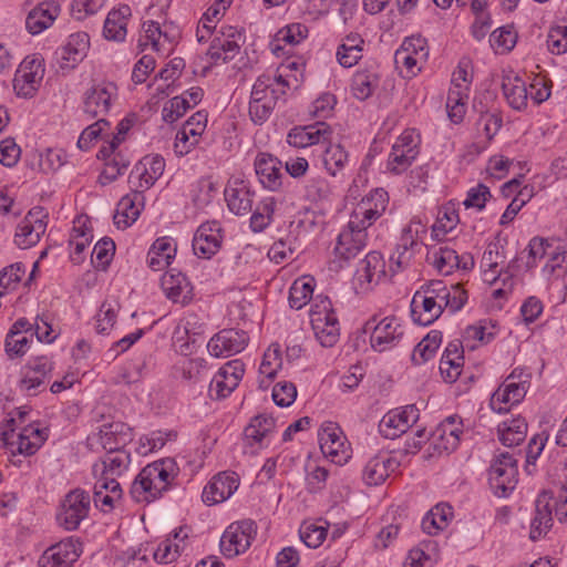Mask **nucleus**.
<instances>
[{
	"instance_id": "f257e3e1",
	"label": "nucleus",
	"mask_w": 567,
	"mask_h": 567,
	"mask_svg": "<svg viewBox=\"0 0 567 567\" xmlns=\"http://www.w3.org/2000/svg\"><path fill=\"white\" fill-rule=\"evenodd\" d=\"M303 73L305 62L293 58L256 79L249 101V116L255 125L266 123L277 105L286 102L288 92L298 89L303 81Z\"/></svg>"
},
{
	"instance_id": "f03ea898",
	"label": "nucleus",
	"mask_w": 567,
	"mask_h": 567,
	"mask_svg": "<svg viewBox=\"0 0 567 567\" xmlns=\"http://www.w3.org/2000/svg\"><path fill=\"white\" fill-rule=\"evenodd\" d=\"M466 300L467 293L461 286L442 280L430 281L414 292L410 305L411 319L419 326H430L445 309L451 313L461 310Z\"/></svg>"
},
{
	"instance_id": "7ed1b4c3",
	"label": "nucleus",
	"mask_w": 567,
	"mask_h": 567,
	"mask_svg": "<svg viewBox=\"0 0 567 567\" xmlns=\"http://www.w3.org/2000/svg\"><path fill=\"white\" fill-rule=\"evenodd\" d=\"M177 474L174 458H161L147 464L132 483L131 495L137 503H151L169 488Z\"/></svg>"
},
{
	"instance_id": "20e7f679",
	"label": "nucleus",
	"mask_w": 567,
	"mask_h": 567,
	"mask_svg": "<svg viewBox=\"0 0 567 567\" xmlns=\"http://www.w3.org/2000/svg\"><path fill=\"white\" fill-rule=\"evenodd\" d=\"M17 415L9 414L0 423V437L12 453L33 455L48 440L49 430L39 422L22 425L24 414L19 411Z\"/></svg>"
},
{
	"instance_id": "39448f33",
	"label": "nucleus",
	"mask_w": 567,
	"mask_h": 567,
	"mask_svg": "<svg viewBox=\"0 0 567 567\" xmlns=\"http://www.w3.org/2000/svg\"><path fill=\"white\" fill-rule=\"evenodd\" d=\"M503 95L507 104L515 111L526 110L528 100L539 105L551 94V83L542 75H534L527 83L520 75L508 73L503 76Z\"/></svg>"
},
{
	"instance_id": "423d86ee",
	"label": "nucleus",
	"mask_w": 567,
	"mask_h": 567,
	"mask_svg": "<svg viewBox=\"0 0 567 567\" xmlns=\"http://www.w3.org/2000/svg\"><path fill=\"white\" fill-rule=\"evenodd\" d=\"M532 382V373L527 368L516 367L491 394L489 408L497 414L509 412L525 399Z\"/></svg>"
},
{
	"instance_id": "0eeeda50",
	"label": "nucleus",
	"mask_w": 567,
	"mask_h": 567,
	"mask_svg": "<svg viewBox=\"0 0 567 567\" xmlns=\"http://www.w3.org/2000/svg\"><path fill=\"white\" fill-rule=\"evenodd\" d=\"M213 34L200 44H208L205 51L210 65H219L233 60L245 43V31L230 24H221L214 29Z\"/></svg>"
},
{
	"instance_id": "6e6552de",
	"label": "nucleus",
	"mask_w": 567,
	"mask_h": 567,
	"mask_svg": "<svg viewBox=\"0 0 567 567\" xmlns=\"http://www.w3.org/2000/svg\"><path fill=\"white\" fill-rule=\"evenodd\" d=\"M429 230L427 219L420 215L413 216L401 230L395 250L390 258L391 275L398 272L403 265L410 262L423 245V239Z\"/></svg>"
},
{
	"instance_id": "1a4fd4ad",
	"label": "nucleus",
	"mask_w": 567,
	"mask_h": 567,
	"mask_svg": "<svg viewBox=\"0 0 567 567\" xmlns=\"http://www.w3.org/2000/svg\"><path fill=\"white\" fill-rule=\"evenodd\" d=\"M463 435L464 424L462 417L458 415H450L435 427L430 437L426 436L424 429L417 430L415 437L409 446L420 449L425 439H427L435 452L451 453L458 447Z\"/></svg>"
},
{
	"instance_id": "9d476101",
	"label": "nucleus",
	"mask_w": 567,
	"mask_h": 567,
	"mask_svg": "<svg viewBox=\"0 0 567 567\" xmlns=\"http://www.w3.org/2000/svg\"><path fill=\"white\" fill-rule=\"evenodd\" d=\"M369 229L349 218L336 237L332 249V262L339 268L349 265L368 246Z\"/></svg>"
},
{
	"instance_id": "9b49d317",
	"label": "nucleus",
	"mask_w": 567,
	"mask_h": 567,
	"mask_svg": "<svg viewBox=\"0 0 567 567\" xmlns=\"http://www.w3.org/2000/svg\"><path fill=\"white\" fill-rule=\"evenodd\" d=\"M364 332L369 334L374 351L385 352L400 344L405 329L402 319L394 315H374L365 322Z\"/></svg>"
},
{
	"instance_id": "f8f14e48",
	"label": "nucleus",
	"mask_w": 567,
	"mask_h": 567,
	"mask_svg": "<svg viewBox=\"0 0 567 567\" xmlns=\"http://www.w3.org/2000/svg\"><path fill=\"white\" fill-rule=\"evenodd\" d=\"M179 38L181 30L175 23L146 20L142 24L137 48L141 52L150 48L159 55L167 56L174 51Z\"/></svg>"
},
{
	"instance_id": "ddd939ff",
	"label": "nucleus",
	"mask_w": 567,
	"mask_h": 567,
	"mask_svg": "<svg viewBox=\"0 0 567 567\" xmlns=\"http://www.w3.org/2000/svg\"><path fill=\"white\" fill-rule=\"evenodd\" d=\"M540 275L546 284L549 301L555 306L565 303L567 300V250L553 249L540 269Z\"/></svg>"
},
{
	"instance_id": "4468645a",
	"label": "nucleus",
	"mask_w": 567,
	"mask_h": 567,
	"mask_svg": "<svg viewBox=\"0 0 567 567\" xmlns=\"http://www.w3.org/2000/svg\"><path fill=\"white\" fill-rule=\"evenodd\" d=\"M421 141V135L415 128L404 130L391 147L385 172L393 175L406 172L420 154Z\"/></svg>"
},
{
	"instance_id": "2eb2a0df",
	"label": "nucleus",
	"mask_w": 567,
	"mask_h": 567,
	"mask_svg": "<svg viewBox=\"0 0 567 567\" xmlns=\"http://www.w3.org/2000/svg\"><path fill=\"white\" fill-rule=\"evenodd\" d=\"M429 60V47L425 38H405L394 53V64L399 74L404 79L416 76Z\"/></svg>"
},
{
	"instance_id": "dca6fc26",
	"label": "nucleus",
	"mask_w": 567,
	"mask_h": 567,
	"mask_svg": "<svg viewBox=\"0 0 567 567\" xmlns=\"http://www.w3.org/2000/svg\"><path fill=\"white\" fill-rule=\"evenodd\" d=\"M44 72V61L39 54L25 56L18 65L12 79L14 95L22 100L33 99L41 87Z\"/></svg>"
},
{
	"instance_id": "f3484780",
	"label": "nucleus",
	"mask_w": 567,
	"mask_h": 567,
	"mask_svg": "<svg viewBox=\"0 0 567 567\" xmlns=\"http://www.w3.org/2000/svg\"><path fill=\"white\" fill-rule=\"evenodd\" d=\"M258 527L250 518L230 523L219 540L220 553L226 558H234L246 553L257 536Z\"/></svg>"
},
{
	"instance_id": "a211bd4d",
	"label": "nucleus",
	"mask_w": 567,
	"mask_h": 567,
	"mask_svg": "<svg viewBox=\"0 0 567 567\" xmlns=\"http://www.w3.org/2000/svg\"><path fill=\"white\" fill-rule=\"evenodd\" d=\"M310 323L318 342L324 347H333L340 337V324L336 312L328 299L312 303L310 311Z\"/></svg>"
},
{
	"instance_id": "6ab92c4d",
	"label": "nucleus",
	"mask_w": 567,
	"mask_h": 567,
	"mask_svg": "<svg viewBox=\"0 0 567 567\" xmlns=\"http://www.w3.org/2000/svg\"><path fill=\"white\" fill-rule=\"evenodd\" d=\"M318 441L322 454L331 463L342 466L351 458V445L337 423L323 422L318 430Z\"/></svg>"
},
{
	"instance_id": "aec40b11",
	"label": "nucleus",
	"mask_w": 567,
	"mask_h": 567,
	"mask_svg": "<svg viewBox=\"0 0 567 567\" xmlns=\"http://www.w3.org/2000/svg\"><path fill=\"white\" fill-rule=\"evenodd\" d=\"M48 223V213L42 207H32L16 225L14 246L23 250L37 246L47 231Z\"/></svg>"
},
{
	"instance_id": "412c9836",
	"label": "nucleus",
	"mask_w": 567,
	"mask_h": 567,
	"mask_svg": "<svg viewBox=\"0 0 567 567\" xmlns=\"http://www.w3.org/2000/svg\"><path fill=\"white\" fill-rule=\"evenodd\" d=\"M518 482L517 460L511 453H501L488 468V484L498 497L508 496Z\"/></svg>"
},
{
	"instance_id": "4be33fe9",
	"label": "nucleus",
	"mask_w": 567,
	"mask_h": 567,
	"mask_svg": "<svg viewBox=\"0 0 567 567\" xmlns=\"http://www.w3.org/2000/svg\"><path fill=\"white\" fill-rule=\"evenodd\" d=\"M91 496L81 488L70 491L62 499L56 513V522L65 530H75L89 517Z\"/></svg>"
},
{
	"instance_id": "5701e85b",
	"label": "nucleus",
	"mask_w": 567,
	"mask_h": 567,
	"mask_svg": "<svg viewBox=\"0 0 567 567\" xmlns=\"http://www.w3.org/2000/svg\"><path fill=\"white\" fill-rule=\"evenodd\" d=\"M389 204L390 196L384 188H372L355 203L349 218L369 229L385 214Z\"/></svg>"
},
{
	"instance_id": "b1692460",
	"label": "nucleus",
	"mask_w": 567,
	"mask_h": 567,
	"mask_svg": "<svg viewBox=\"0 0 567 567\" xmlns=\"http://www.w3.org/2000/svg\"><path fill=\"white\" fill-rule=\"evenodd\" d=\"M388 277L384 256L377 250L368 252L358 264L353 284L360 292L371 290Z\"/></svg>"
},
{
	"instance_id": "393cba45",
	"label": "nucleus",
	"mask_w": 567,
	"mask_h": 567,
	"mask_svg": "<svg viewBox=\"0 0 567 567\" xmlns=\"http://www.w3.org/2000/svg\"><path fill=\"white\" fill-rule=\"evenodd\" d=\"M312 161L328 176L338 177L343 174L350 163V154L341 143L331 140L312 150Z\"/></svg>"
},
{
	"instance_id": "a878e982",
	"label": "nucleus",
	"mask_w": 567,
	"mask_h": 567,
	"mask_svg": "<svg viewBox=\"0 0 567 567\" xmlns=\"http://www.w3.org/2000/svg\"><path fill=\"white\" fill-rule=\"evenodd\" d=\"M117 86L110 81L94 83L83 94V112L91 117L105 116L117 100Z\"/></svg>"
},
{
	"instance_id": "bb28decb",
	"label": "nucleus",
	"mask_w": 567,
	"mask_h": 567,
	"mask_svg": "<svg viewBox=\"0 0 567 567\" xmlns=\"http://www.w3.org/2000/svg\"><path fill=\"white\" fill-rule=\"evenodd\" d=\"M419 417L420 411L413 404L390 410L379 422V433L384 439L395 440L406 433Z\"/></svg>"
},
{
	"instance_id": "cd10ccee",
	"label": "nucleus",
	"mask_w": 567,
	"mask_h": 567,
	"mask_svg": "<svg viewBox=\"0 0 567 567\" xmlns=\"http://www.w3.org/2000/svg\"><path fill=\"white\" fill-rule=\"evenodd\" d=\"M245 374V364L241 360L235 359L226 362L214 374L208 393L212 399L220 400L229 396L239 385Z\"/></svg>"
},
{
	"instance_id": "c85d7f7f",
	"label": "nucleus",
	"mask_w": 567,
	"mask_h": 567,
	"mask_svg": "<svg viewBox=\"0 0 567 567\" xmlns=\"http://www.w3.org/2000/svg\"><path fill=\"white\" fill-rule=\"evenodd\" d=\"M276 422L272 416L259 414L254 416L244 431L245 449L257 454L267 449L275 435Z\"/></svg>"
},
{
	"instance_id": "c756f323",
	"label": "nucleus",
	"mask_w": 567,
	"mask_h": 567,
	"mask_svg": "<svg viewBox=\"0 0 567 567\" xmlns=\"http://www.w3.org/2000/svg\"><path fill=\"white\" fill-rule=\"evenodd\" d=\"M249 343V336L240 329H223L207 342V351L215 358H228L240 353Z\"/></svg>"
},
{
	"instance_id": "7c9ffc66",
	"label": "nucleus",
	"mask_w": 567,
	"mask_h": 567,
	"mask_svg": "<svg viewBox=\"0 0 567 567\" xmlns=\"http://www.w3.org/2000/svg\"><path fill=\"white\" fill-rule=\"evenodd\" d=\"M254 167L264 189L272 193L282 190L287 178L280 159L269 153L260 152L255 158Z\"/></svg>"
},
{
	"instance_id": "2f4dec72",
	"label": "nucleus",
	"mask_w": 567,
	"mask_h": 567,
	"mask_svg": "<svg viewBox=\"0 0 567 567\" xmlns=\"http://www.w3.org/2000/svg\"><path fill=\"white\" fill-rule=\"evenodd\" d=\"M207 126V114L204 111L194 113L177 131L174 141V153L182 157L189 154L199 143Z\"/></svg>"
},
{
	"instance_id": "473e14b6",
	"label": "nucleus",
	"mask_w": 567,
	"mask_h": 567,
	"mask_svg": "<svg viewBox=\"0 0 567 567\" xmlns=\"http://www.w3.org/2000/svg\"><path fill=\"white\" fill-rule=\"evenodd\" d=\"M82 553L81 543L69 536L47 548L39 558V567H71Z\"/></svg>"
},
{
	"instance_id": "72a5a7b5",
	"label": "nucleus",
	"mask_w": 567,
	"mask_h": 567,
	"mask_svg": "<svg viewBox=\"0 0 567 567\" xmlns=\"http://www.w3.org/2000/svg\"><path fill=\"white\" fill-rule=\"evenodd\" d=\"M165 159L159 154L141 158L130 174V183L141 192L150 189L165 171Z\"/></svg>"
},
{
	"instance_id": "f704fd0d",
	"label": "nucleus",
	"mask_w": 567,
	"mask_h": 567,
	"mask_svg": "<svg viewBox=\"0 0 567 567\" xmlns=\"http://www.w3.org/2000/svg\"><path fill=\"white\" fill-rule=\"evenodd\" d=\"M221 241L220 224L216 220L203 223L192 240L194 255L202 259H210L219 251Z\"/></svg>"
},
{
	"instance_id": "c9c22d12",
	"label": "nucleus",
	"mask_w": 567,
	"mask_h": 567,
	"mask_svg": "<svg viewBox=\"0 0 567 567\" xmlns=\"http://www.w3.org/2000/svg\"><path fill=\"white\" fill-rule=\"evenodd\" d=\"M239 483V476L235 472H220L205 485L202 499L208 506L223 503L235 494Z\"/></svg>"
},
{
	"instance_id": "e433bc0d",
	"label": "nucleus",
	"mask_w": 567,
	"mask_h": 567,
	"mask_svg": "<svg viewBox=\"0 0 567 567\" xmlns=\"http://www.w3.org/2000/svg\"><path fill=\"white\" fill-rule=\"evenodd\" d=\"M133 429L121 421L104 423L99 432L93 434L90 440H95L101 447L107 451L125 450L124 447L133 440Z\"/></svg>"
},
{
	"instance_id": "4c0bfd02",
	"label": "nucleus",
	"mask_w": 567,
	"mask_h": 567,
	"mask_svg": "<svg viewBox=\"0 0 567 567\" xmlns=\"http://www.w3.org/2000/svg\"><path fill=\"white\" fill-rule=\"evenodd\" d=\"M224 196L227 207L233 214L244 216L251 212L255 190L248 181L229 179L224 189Z\"/></svg>"
},
{
	"instance_id": "58836bf2",
	"label": "nucleus",
	"mask_w": 567,
	"mask_h": 567,
	"mask_svg": "<svg viewBox=\"0 0 567 567\" xmlns=\"http://www.w3.org/2000/svg\"><path fill=\"white\" fill-rule=\"evenodd\" d=\"M332 128L324 122L297 126L289 131L287 143L297 148H306L309 146H321L331 140Z\"/></svg>"
},
{
	"instance_id": "ea45409f",
	"label": "nucleus",
	"mask_w": 567,
	"mask_h": 567,
	"mask_svg": "<svg viewBox=\"0 0 567 567\" xmlns=\"http://www.w3.org/2000/svg\"><path fill=\"white\" fill-rule=\"evenodd\" d=\"M165 297L174 303L186 306L194 298V286L189 278L177 269L166 271L161 279Z\"/></svg>"
},
{
	"instance_id": "a19ab883",
	"label": "nucleus",
	"mask_w": 567,
	"mask_h": 567,
	"mask_svg": "<svg viewBox=\"0 0 567 567\" xmlns=\"http://www.w3.org/2000/svg\"><path fill=\"white\" fill-rule=\"evenodd\" d=\"M188 546V528H176L165 539L158 543L153 551L154 560L158 564H171L175 561Z\"/></svg>"
},
{
	"instance_id": "79ce46f5",
	"label": "nucleus",
	"mask_w": 567,
	"mask_h": 567,
	"mask_svg": "<svg viewBox=\"0 0 567 567\" xmlns=\"http://www.w3.org/2000/svg\"><path fill=\"white\" fill-rule=\"evenodd\" d=\"M132 18V10L127 4H120L112 8L104 20L102 35L105 40L123 43L128 33V23Z\"/></svg>"
},
{
	"instance_id": "37998d69",
	"label": "nucleus",
	"mask_w": 567,
	"mask_h": 567,
	"mask_svg": "<svg viewBox=\"0 0 567 567\" xmlns=\"http://www.w3.org/2000/svg\"><path fill=\"white\" fill-rule=\"evenodd\" d=\"M61 13L56 0H47L37 4L25 18V29L32 35H38L49 29Z\"/></svg>"
},
{
	"instance_id": "c03bdc74",
	"label": "nucleus",
	"mask_w": 567,
	"mask_h": 567,
	"mask_svg": "<svg viewBox=\"0 0 567 567\" xmlns=\"http://www.w3.org/2000/svg\"><path fill=\"white\" fill-rule=\"evenodd\" d=\"M93 487V501L97 509L103 513L112 512L121 502L123 491L117 480L97 475Z\"/></svg>"
},
{
	"instance_id": "a18cd8bd",
	"label": "nucleus",
	"mask_w": 567,
	"mask_h": 567,
	"mask_svg": "<svg viewBox=\"0 0 567 567\" xmlns=\"http://www.w3.org/2000/svg\"><path fill=\"white\" fill-rule=\"evenodd\" d=\"M431 259L434 268L442 275L449 276L455 269L471 270L474 267V259L470 254L457 255V252L447 247L441 246L431 252Z\"/></svg>"
},
{
	"instance_id": "49530a36",
	"label": "nucleus",
	"mask_w": 567,
	"mask_h": 567,
	"mask_svg": "<svg viewBox=\"0 0 567 567\" xmlns=\"http://www.w3.org/2000/svg\"><path fill=\"white\" fill-rule=\"evenodd\" d=\"M309 35V29L305 23L292 22L280 28L270 41V50L277 56L285 54L287 49H292L303 42Z\"/></svg>"
},
{
	"instance_id": "de8ad7c7",
	"label": "nucleus",
	"mask_w": 567,
	"mask_h": 567,
	"mask_svg": "<svg viewBox=\"0 0 567 567\" xmlns=\"http://www.w3.org/2000/svg\"><path fill=\"white\" fill-rule=\"evenodd\" d=\"M550 492L543 491L535 501V513L530 522L529 537L536 542L543 538L553 526V507Z\"/></svg>"
},
{
	"instance_id": "09e8293b",
	"label": "nucleus",
	"mask_w": 567,
	"mask_h": 567,
	"mask_svg": "<svg viewBox=\"0 0 567 567\" xmlns=\"http://www.w3.org/2000/svg\"><path fill=\"white\" fill-rule=\"evenodd\" d=\"M503 126V117L495 111L482 112L476 121L478 140L472 144L477 154L485 152Z\"/></svg>"
},
{
	"instance_id": "8fccbe9b",
	"label": "nucleus",
	"mask_w": 567,
	"mask_h": 567,
	"mask_svg": "<svg viewBox=\"0 0 567 567\" xmlns=\"http://www.w3.org/2000/svg\"><path fill=\"white\" fill-rule=\"evenodd\" d=\"M131 463L132 457L128 451H107L105 456L93 465V474L117 480L128 471Z\"/></svg>"
},
{
	"instance_id": "3c124183",
	"label": "nucleus",
	"mask_w": 567,
	"mask_h": 567,
	"mask_svg": "<svg viewBox=\"0 0 567 567\" xmlns=\"http://www.w3.org/2000/svg\"><path fill=\"white\" fill-rule=\"evenodd\" d=\"M90 38L86 32H75L68 37L59 51L62 68H75L87 54Z\"/></svg>"
},
{
	"instance_id": "603ef678",
	"label": "nucleus",
	"mask_w": 567,
	"mask_h": 567,
	"mask_svg": "<svg viewBox=\"0 0 567 567\" xmlns=\"http://www.w3.org/2000/svg\"><path fill=\"white\" fill-rule=\"evenodd\" d=\"M177 245L173 237H158L150 247L146 256L147 266L154 271L168 267L176 257Z\"/></svg>"
},
{
	"instance_id": "864d4df0",
	"label": "nucleus",
	"mask_w": 567,
	"mask_h": 567,
	"mask_svg": "<svg viewBox=\"0 0 567 567\" xmlns=\"http://www.w3.org/2000/svg\"><path fill=\"white\" fill-rule=\"evenodd\" d=\"M460 224L458 206L455 202L450 200L443 204L436 215V219L431 226V239L433 241H444L447 235L456 229Z\"/></svg>"
},
{
	"instance_id": "5fc2aeb1",
	"label": "nucleus",
	"mask_w": 567,
	"mask_h": 567,
	"mask_svg": "<svg viewBox=\"0 0 567 567\" xmlns=\"http://www.w3.org/2000/svg\"><path fill=\"white\" fill-rule=\"evenodd\" d=\"M142 193L136 188L133 193L124 195L117 203L113 219L118 229H126L137 220L143 206Z\"/></svg>"
},
{
	"instance_id": "6e6d98bb",
	"label": "nucleus",
	"mask_w": 567,
	"mask_h": 567,
	"mask_svg": "<svg viewBox=\"0 0 567 567\" xmlns=\"http://www.w3.org/2000/svg\"><path fill=\"white\" fill-rule=\"evenodd\" d=\"M398 462L386 453L371 457L363 467L362 478L370 486L382 484L395 470Z\"/></svg>"
},
{
	"instance_id": "4d7b16f0",
	"label": "nucleus",
	"mask_w": 567,
	"mask_h": 567,
	"mask_svg": "<svg viewBox=\"0 0 567 567\" xmlns=\"http://www.w3.org/2000/svg\"><path fill=\"white\" fill-rule=\"evenodd\" d=\"M231 3L233 0H214L207 8L196 28L195 35L198 43L206 41L213 34V30L218 28V22Z\"/></svg>"
},
{
	"instance_id": "13d9d810",
	"label": "nucleus",
	"mask_w": 567,
	"mask_h": 567,
	"mask_svg": "<svg viewBox=\"0 0 567 567\" xmlns=\"http://www.w3.org/2000/svg\"><path fill=\"white\" fill-rule=\"evenodd\" d=\"M282 368L281 349L278 343H271L261 358L258 369V382L260 389H268L272 380Z\"/></svg>"
},
{
	"instance_id": "bf43d9fd",
	"label": "nucleus",
	"mask_w": 567,
	"mask_h": 567,
	"mask_svg": "<svg viewBox=\"0 0 567 567\" xmlns=\"http://www.w3.org/2000/svg\"><path fill=\"white\" fill-rule=\"evenodd\" d=\"M528 424L522 415L506 419L497 425V435L499 442L507 447L517 446L523 443L527 436Z\"/></svg>"
},
{
	"instance_id": "052dcab7",
	"label": "nucleus",
	"mask_w": 567,
	"mask_h": 567,
	"mask_svg": "<svg viewBox=\"0 0 567 567\" xmlns=\"http://www.w3.org/2000/svg\"><path fill=\"white\" fill-rule=\"evenodd\" d=\"M365 41L358 33L346 35L337 48L336 58L343 68L354 66L362 58Z\"/></svg>"
},
{
	"instance_id": "680f3d73",
	"label": "nucleus",
	"mask_w": 567,
	"mask_h": 567,
	"mask_svg": "<svg viewBox=\"0 0 567 567\" xmlns=\"http://www.w3.org/2000/svg\"><path fill=\"white\" fill-rule=\"evenodd\" d=\"M463 365L464 357L462 350L456 344L446 347L439 365L442 379L446 383L456 382L462 375Z\"/></svg>"
},
{
	"instance_id": "e2e57ef3",
	"label": "nucleus",
	"mask_w": 567,
	"mask_h": 567,
	"mask_svg": "<svg viewBox=\"0 0 567 567\" xmlns=\"http://www.w3.org/2000/svg\"><path fill=\"white\" fill-rule=\"evenodd\" d=\"M132 126L133 120L124 117L117 123L115 131H106L97 157L107 158L117 155V153H122L118 148L121 144L125 142Z\"/></svg>"
},
{
	"instance_id": "0e129e2a",
	"label": "nucleus",
	"mask_w": 567,
	"mask_h": 567,
	"mask_svg": "<svg viewBox=\"0 0 567 567\" xmlns=\"http://www.w3.org/2000/svg\"><path fill=\"white\" fill-rule=\"evenodd\" d=\"M316 287V280L311 276H301L297 278L289 289V306L295 310H300L312 299Z\"/></svg>"
},
{
	"instance_id": "69168bd1",
	"label": "nucleus",
	"mask_w": 567,
	"mask_h": 567,
	"mask_svg": "<svg viewBox=\"0 0 567 567\" xmlns=\"http://www.w3.org/2000/svg\"><path fill=\"white\" fill-rule=\"evenodd\" d=\"M277 199L274 196L264 197L256 206L249 218V227L254 233H261L274 221Z\"/></svg>"
},
{
	"instance_id": "338daca9",
	"label": "nucleus",
	"mask_w": 567,
	"mask_h": 567,
	"mask_svg": "<svg viewBox=\"0 0 567 567\" xmlns=\"http://www.w3.org/2000/svg\"><path fill=\"white\" fill-rule=\"evenodd\" d=\"M333 195V186L323 176L309 177L303 185V198L312 204L326 203Z\"/></svg>"
},
{
	"instance_id": "774afa93",
	"label": "nucleus",
	"mask_w": 567,
	"mask_h": 567,
	"mask_svg": "<svg viewBox=\"0 0 567 567\" xmlns=\"http://www.w3.org/2000/svg\"><path fill=\"white\" fill-rule=\"evenodd\" d=\"M442 343V333L433 330L426 334L413 349L411 360L415 365L424 364L433 359Z\"/></svg>"
}]
</instances>
